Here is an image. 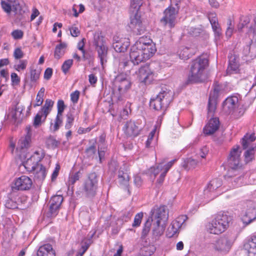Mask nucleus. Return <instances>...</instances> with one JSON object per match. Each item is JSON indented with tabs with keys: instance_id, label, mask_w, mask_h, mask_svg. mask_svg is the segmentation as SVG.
Instances as JSON below:
<instances>
[{
	"instance_id": "obj_43",
	"label": "nucleus",
	"mask_w": 256,
	"mask_h": 256,
	"mask_svg": "<svg viewBox=\"0 0 256 256\" xmlns=\"http://www.w3.org/2000/svg\"><path fill=\"white\" fill-rule=\"evenodd\" d=\"M96 142L94 141L92 144L86 148L85 152L88 157L93 158L96 155Z\"/></svg>"
},
{
	"instance_id": "obj_9",
	"label": "nucleus",
	"mask_w": 256,
	"mask_h": 256,
	"mask_svg": "<svg viewBox=\"0 0 256 256\" xmlns=\"http://www.w3.org/2000/svg\"><path fill=\"white\" fill-rule=\"evenodd\" d=\"M232 240L226 236H222L211 244L212 250L222 254H228L232 246Z\"/></svg>"
},
{
	"instance_id": "obj_24",
	"label": "nucleus",
	"mask_w": 256,
	"mask_h": 256,
	"mask_svg": "<svg viewBox=\"0 0 256 256\" xmlns=\"http://www.w3.org/2000/svg\"><path fill=\"white\" fill-rule=\"evenodd\" d=\"M118 38H114V40L116 41L113 42L112 46L116 52H126L129 46V42L127 40H116Z\"/></svg>"
},
{
	"instance_id": "obj_47",
	"label": "nucleus",
	"mask_w": 256,
	"mask_h": 256,
	"mask_svg": "<svg viewBox=\"0 0 256 256\" xmlns=\"http://www.w3.org/2000/svg\"><path fill=\"white\" fill-rule=\"evenodd\" d=\"M244 160L246 163L252 162L254 159V148L248 149L244 152Z\"/></svg>"
},
{
	"instance_id": "obj_19",
	"label": "nucleus",
	"mask_w": 256,
	"mask_h": 256,
	"mask_svg": "<svg viewBox=\"0 0 256 256\" xmlns=\"http://www.w3.org/2000/svg\"><path fill=\"white\" fill-rule=\"evenodd\" d=\"M124 133L128 136H137L140 132V128L134 121L130 120L126 122L124 126Z\"/></svg>"
},
{
	"instance_id": "obj_27",
	"label": "nucleus",
	"mask_w": 256,
	"mask_h": 256,
	"mask_svg": "<svg viewBox=\"0 0 256 256\" xmlns=\"http://www.w3.org/2000/svg\"><path fill=\"white\" fill-rule=\"evenodd\" d=\"M166 223H161L156 222L153 224L152 230V236L155 240H158L161 236L164 230Z\"/></svg>"
},
{
	"instance_id": "obj_51",
	"label": "nucleus",
	"mask_w": 256,
	"mask_h": 256,
	"mask_svg": "<svg viewBox=\"0 0 256 256\" xmlns=\"http://www.w3.org/2000/svg\"><path fill=\"white\" fill-rule=\"evenodd\" d=\"M74 121V117L72 114L68 113L66 114V120L65 124V128L66 129H70Z\"/></svg>"
},
{
	"instance_id": "obj_17",
	"label": "nucleus",
	"mask_w": 256,
	"mask_h": 256,
	"mask_svg": "<svg viewBox=\"0 0 256 256\" xmlns=\"http://www.w3.org/2000/svg\"><path fill=\"white\" fill-rule=\"evenodd\" d=\"M32 184V180L26 176H22L14 180L12 189L20 190H29Z\"/></svg>"
},
{
	"instance_id": "obj_64",
	"label": "nucleus",
	"mask_w": 256,
	"mask_h": 256,
	"mask_svg": "<svg viewBox=\"0 0 256 256\" xmlns=\"http://www.w3.org/2000/svg\"><path fill=\"white\" fill-rule=\"evenodd\" d=\"M250 18H246L243 20L242 22H240L238 25V29L239 32H241L242 28L246 26L250 22Z\"/></svg>"
},
{
	"instance_id": "obj_34",
	"label": "nucleus",
	"mask_w": 256,
	"mask_h": 256,
	"mask_svg": "<svg viewBox=\"0 0 256 256\" xmlns=\"http://www.w3.org/2000/svg\"><path fill=\"white\" fill-rule=\"evenodd\" d=\"M216 100L214 96H212V94H210L208 108V113L210 116H212L214 112L216 107Z\"/></svg>"
},
{
	"instance_id": "obj_29",
	"label": "nucleus",
	"mask_w": 256,
	"mask_h": 256,
	"mask_svg": "<svg viewBox=\"0 0 256 256\" xmlns=\"http://www.w3.org/2000/svg\"><path fill=\"white\" fill-rule=\"evenodd\" d=\"M238 101V98L236 96L228 98L224 102V109L230 112L237 106Z\"/></svg>"
},
{
	"instance_id": "obj_40",
	"label": "nucleus",
	"mask_w": 256,
	"mask_h": 256,
	"mask_svg": "<svg viewBox=\"0 0 256 256\" xmlns=\"http://www.w3.org/2000/svg\"><path fill=\"white\" fill-rule=\"evenodd\" d=\"M46 118H44L42 112L40 110L34 118V126L36 128L40 126L42 122H44Z\"/></svg>"
},
{
	"instance_id": "obj_39",
	"label": "nucleus",
	"mask_w": 256,
	"mask_h": 256,
	"mask_svg": "<svg viewBox=\"0 0 256 256\" xmlns=\"http://www.w3.org/2000/svg\"><path fill=\"white\" fill-rule=\"evenodd\" d=\"M152 222V220L148 218L146 221L144 222L142 232V238H145L148 235L151 228Z\"/></svg>"
},
{
	"instance_id": "obj_2",
	"label": "nucleus",
	"mask_w": 256,
	"mask_h": 256,
	"mask_svg": "<svg viewBox=\"0 0 256 256\" xmlns=\"http://www.w3.org/2000/svg\"><path fill=\"white\" fill-rule=\"evenodd\" d=\"M138 49L130 51V58L131 62L134 65H138L150 59L156 52V50L154 44L146 45L140 44L138 46Z\"/></svg>"
},
{
	"instance_id": "obj_45",
	"label": "nucleus",
	"mask_w": 256,
	"mask_h": 256,
	"mask_svg": "<svg viewBox=\"0 0 256 256\" xmlns=\"http://www.w3.org/2000/svg\"><path fill=\"white\" fill-rule=\"evenodd\" d=\"M178 52L179 57L182 60H187L190 58L191 55L190 50L188 47L183 48Z\"/></svg>"
},
{
	"instance_id": "obj_5",
	"label": "nucleus",
	"mask_w": 256,
	"mask_h": 256,
	"mask_svg": "<svg viewBox=\"0 0 256 256\" xmlns=\"http://www.w3.org/2000/svg\"><path fill=\"white\" fill-rule=\"evenodd\" d=\"M98 184V176L96 173L90 174L82 185V192L86 197L92 198L96 196Z\"/></svg>"
},
{
	"instance_id": "obj_3",
	"label": "nucleus",
	"mask_w": 256,
	"mask_h": 256,
	"mask_svg": "<svg viewBox=\"0 0 256 256\" xmlns=\"http://www.w3.org/2000/svg\"><path fill=\"white\" fill-rule=\"evenodd\" d=\"M208 66V60L198 57L194 60L191 64L188 80L192 82H202L203 80L204 71Z\"/></svg>"
},
{
	"instance_id": "obj_18",
	"label": "nucleus",
	"mask_w": 256,
	"mask_h": 256,
	"mask_svg": "<svg viewBox=\"0 0 256 256\" xmlns=\"http://www.w3.org/2000/svg\"><path fill=\"white\" fill-rule=\"evenodd\" d=\"M248 256H256V235L249 236L244 245Z\"/></svg>"
},
{
	"instance_id": "obj_22",
	"label": "nucleus",
	"mask_w": 256,
	"mask_h": 256,
	"mask_svg": "<svg viewBox=\"0 0 256 256\" xmlns=\"http://www.w3.org/2000/svg\"><path fill=\"white\" fill-rule=\"evenodd\" d=\"M256 219V207L248 208L242 216V220L246 225H248Z\"/></svg>"
},
{
	"instance_id": "obj_21",
	"label": "nucleus",
	"mask_w": 256,
	"mask_h": 256,
	"mask_svg": "<svg viewBox=\"0 0 256 256\" xmlns=\"http://www.w3.org/2000/svg\"><path fill=\"white\" fill-rule=\"evenodd\" d=\"M229 64L226 70V73L228 74L236 73L238 71L239 64L238 58L233 54L228 56Z\"/></svg>"
},
{
	"instance_id": "obj_53",
	"label": "nucleus",
	"mask_w": 256,
	"mask_h": 256,
	"mask_svg": "<svg viewBox=\"0 0 256 256\" xmlns=\"http://www.w3.org/2000/svg\"><path fill=\"white\" fill-rule=\"evenodd\" d=\"M24 109V108L23 106H20L18 104H17L15 106L14 114L12 115V118L16 119L18 116H20L21 115Z\"/></svg>"
},
{
	"instance_id": "obj_63",
	"label": "nucleus",
	"mask_w": 256,
	"mask_h": 256,
	"mask_svg": "<svg viewBox=\"0 0 256 256\" xmlns=\"http://www.w3.org/2000/svg\"><path fill=\"white\" fill-rule=\"evenodd\" d=\"M12 36L15 40L20 39L23 36V32L19 30H14L12 32Z\"/></svg>"
},
{
	"instance_id": "obj_1",
	"label": "nucleus",
	"mask_w": 256,
	"mask_h": 256,
	"mask_svg": "<svg viewBox=\"0 0 256 256\" xmlns=\"http://www.w3.org/2000/svg\"><path fill=\"white\" fill-rule=\"evenodd\" d=\"M232 218L224 213L216 214L206 224V231L214 234H219L225 232L229 226Z\"/></svg>"
},
{
	"instance_id": "obj_13",
	"label": "nucleus",
	"mask_w": 256,
	"mask_h": 256,
	"mask_svg": "<svg viewBox=\"0 0 256 256\" xmlns=\"http://www.w3.org/2000/svg\"><path fill=\"white\" fill-rule=\"evenodd\" d=\"M239 146H236L230 152L228 158V163L232 171L240 168L241 166L240 156L241 152L239 150Z\"/></svg>"
},
{
	"instance_id": "obj_49",
	"label": "nucleus",
	"mask_w": 256,
	"mask_h": 256,
	"mask_svg": "<svg viewBox=\"0 0 256 256\" xmlns=\"http://www.w3.org/2000/svg\"><path fill=\"white\" fill-rule=\"evenodd\" d=\"M73 64V60L72 59H69L66 60L62 64V72L66 74L70 68H71Z\"/></svg>"
},
{
	"instance_id": "obj_16",
	"label": "nucleus",
	"mask_w": 256,
	"mask_h": 256,
	"mask_svg": "<svg viewBox=\"0 0 256 256\" xmlns=\"http://www.w3.org/2000/svg\"><path fill=\"white\" fill-rule=\"evenodd\" d=\"M222 185L221 179L216 178L212 180L208 184L206 188L204 190V194L208 198H213L217 196L214 194L215 191L220 188Z\"/></svg>"
},
{
	"instance_id": "obj_12",
	"label": "nucleus",
	"mask_w": 256,
	"mask_h": 256,
	"mask_svg": "<svg viewBox=\"0 0 256 256\" xmlns=\"http://www.w3.org/2000/svg\"><path fill=\"white\" fill-rule=\"evenodd\" d=\"M187 219L188 218L186 216L182 215L172 221L166 232V236L169 238L174 237L175 236H177L180 228L182 227Z\"/></svg>"
},
{
	"instance_id": "obj_4",
	"label": "nucleus",
	"mask_w": 256,
	"mask_h": 256,
	"mask_svg": "<svg viewBox=\"0 0 256 256\" xmlns=\"http://www.w3.org/2000/svg\"><path fill=\"white\" fill-rule=\"evenodd\" d=\"M172 92L165 88L158 93L156 98L151 99L150 106L156 110H166L172 100Z\"/></svg>"
},
{
	"instance_id": "obj_35",
	"label": "nucleus",
	"mask_w": 256,
	"mask_h": 256,
	"mask_svg": "<svg viewBox=\"0 0 256 256\" xmlns=\"http://www.w3.org/2000/svg\"><path fill=\"white\" fill-rule=\"evenodd\" d=\"M150 44H154L151 39L148 38L147 37L140 38L139 40L135 43V44L132 46L130 51L133 50L134 52L135 50L138 49V46H139V44H140L141 46L142 45H146L148 46V44L150 45Z\"/></svg>"
},
{
	"instance_id": "obj_55",
	"label": "nucleus",
	"mask_w": 256,
	"mask_h": 256,
	"mask_svg": "<svg viewBox=\"0 0 256 256\" xmlns=\"http://www.w3.org/2000/svg\"><path fill=\"white\" fill-rule=\"evenodd\" d=\"M60 208L58 206L50 204L49 211L48 212V217H54L56 216L58 214Z\"/></svg>"
},
{
	"instance_id": "obj_38",
	"label": "nucleus",
	"mask_w": 256,
	"mask_h": 256,
	"mask_svg": "<svg viewBox=\"0 0 256 256\" xmlns=\"http://www.w3.org/2000/svg\"><path fill=\"white\" fill-rule=\"evenodd\" d=\"M66 44L64 42L60 43L56 46L54 56L58 60L64 54V50L66 48Z\"/></svg>"
},
{
	"instance_id": "obj_33",
	"label": "nucleus",
	"mask_w": 256,
	"mask_h": 256,
	"mask_svg": "<svg viewBox=\"0 0 256 256\" xmlns=\"http://www.w3.org/2000/svg\"><path fill=\"white\" fill-rule=\"evenodd\" d=\"M23 164L25 168L28 172H32L40 164L36 163V162L32 158V156H30L24 162Z\"/></svg>"
},
{
	"instance_id": "obj_20",
	"label": "nucleus",
	"mask_w": 256,
	"mask_h": 256,
	"mask_svg": "<svg viewBox=\"0 0 256 256\" xmlns=\"http://www.w3.org/2000/svg\"><path fill=\"white\" fill-rule=\"evenodd\" d=\"M220 122L218 118H211L204 128V132L207 135L214 133L218 128Z\"/></svg>"
},
{
	"instance_id": "obj_52",
	"label": "nucleus",
	"mask_w": 256,
	"mask_h": 256,
	"mask_svg": "<svg viewBox=\"0 0 256 256\" xmlns=\"http://www.w3.org/2000/svg\"><path fill=\"white\" fill-rule=\"evenodd\" d=\"M66 108L64 101L62 100H59L57 102L58 113L57 115L62 116L63 112Z\"/></svg>"
},
{
	"instance_id": "obj_60",
	"label": "nucleus",
	"mask_w": 256,
	"mask_h": 256,
	"mask_svg": "<svg viewBox=\"0 0 256 256\" xmlns=\"http://www.w3.org/2000/svg\"><path fill=\"white\" fill-rule=\"evenodd\" d=\"M27 65V62L26 60H22L20 61V64L16 65H14V68L17 71H20V70H24L26 69Z\"/></svg>"
},
{
	"instance_id": "obj_8",
	"label": "nucleus",
	"mask_w": 256,
	"mask_h": 256,
	"mask_svg": "<svg viewBox=\"0 0 256 256\" xmlns=\"http://www.w3.org/2000/svg\"><path fill=\"white\" fill-rule=\"evenodd\" d=\"M179 10L178 4L175 6H170L165 10L164 12V16L160 19V23L168 28H174L176 24V18Z\"/></svg>"
},
{
	"instance_id": "obj_6",
	"label": "nucleus",
	"mask_w": 256,
	"mask_h": 256,
	"mask_svg": "<svg viewBox=\"0 0 256 256\" xmlns=\"http://www.w3.org/2000/svg\"><path fill=\"white\" fill-rule=\"evenodd\" d=\"M93 44L98 52L100 63L102 65L104 61H106V58L107 56L108 50V47L106 45L104 38L101 35L100 33L96 32L94 34Z\"/></svg>"
},
{
	"instance_id": "obj_26",
	"label": "nucleus",
	"mask_w": 256,
	"mask_h": 256,
	"mask_svg": "<svg viewBox=\"0 0 256 256\" xmlns=\"http://www.w3.org/2000/svg\"><path fill=\"white\" fill-rule=\"evenodd\" d=\"M32 172H34V180L38 182L43 181L46 175V169L41 164Z\"/></svg>"
},
{
	"instance_id": "obj_36",
	"label": "nucleus",
	"mask_w": 256,
	"mask_h": 256,
	"mask_svg": "<svg viewBox=\"0 0 256 256\" xmlns=\"http://www.w3.org/2000/svg\"><path fill=\"white\" fill-rule=\"evenodd\" d=\"M244 177L242 176L236 178L232 177V176L228 177V181L232 183V185L229 186L230 188H234L240 186L242 183Z\"/></svg>"
},
{
	"instance_id": "obj_54",
	"label": "nucleus",
	"mask_w": 256,
	"mask_h": 256,
	"mask_svg": "<svg viewBox=\"0 0 256 256\" xmlns=\"http://www.w3.org/2000/svg\"><path fill=\"white\" fill-rule=\"evenodd\" d=\"M143 217V213L140 212L137 214L134 218V222L132 224L133 227H138L141 224L142 220Z\"/></svg>"
},
{
	"instance_id": "obj_61",
	"label": "nucleus",
	"mask_w": 256,
	"mask_h": 256,
	"mask_svg": "<svg viewBox=\"0 0 256 256\" xmlns=\"http://www.w3.org/2000/svg\"><path fill=\"white\" fill-rule=\"evenodd\" d=\"M90 244V240H86L82 242L81 244V248L80 250L84 252V253L87 250Z\"/></svg>"
},
{
	"instance_id": "obj_30",
	"label": "nucleus",
	"mask_w": 256,
	"mask_h": 256,
	"mask_svg": "<svg viewBox=\"0 0 256 256\" xmlns=\"http://www.w3.org/2000/svg\"><path fill=\"white\" fill-rule=\"evenodd\" d=\"M256 140L254 134H246L242 140V144L244 149L254 148L252 142Z\"/></svg>"
},
{
	"instance_id": "obj_58",
	"label": "nucleus",
	"mask_w": 256,
	"mask_h": 256,
	"mask_svg": "<svg viewBox=\"0 0 256 256\" xmlns=\"http://www.w3.org/2000/svg\"><path fill=\"white\" fill-rule=\"evenodd\" d=\"M156 126L155 128L149 134L148 140L146 142V146L147 148H150V146L152 141L153 139V138H154V136L156 132Z\"/></svg>"
},
{
	"instance_id": "obj_10",
	"label": "nucleus",
	"mask_w": 256,
	"mask_h": 256,
	"mask_svg": "<svg viewBox=\"0 0 256 256\" xmlns=\"http://www.w3.org/2000/svg\"><path fill=\"white\" fill-rule=\"evenodd\" d=\"M140 6L138 8H135L130 5V8L133 15L130 17V27L138 34H142L146 30L145 26L142 24L140 14L138 12Z\"/></svg>"
},
{
	"instance_id": "obj_50",
	"label": "nucleus",
	"mask_w": 256,
	"mask_h": 256,
	"mask_svg": "<svg viewBox=\"0 0 256 256\" xmlns=\"http://www.w3.org/2000/svg\"><path fill=\"white\" fill-rule=\"evenodd\" d=\"M40 72L38 70L30 68V78L32 82H36L40 77Z\"/></svg>"
},
{
	"instance_id": "obj_7",
	"label": "nucleus",
	"mask_w": 256,
	"mask_h": 256,
	"mask_svg": "<svg viewBox=\"0 0 256 256\" xmlns=\"http://www.w3.org/2000/svg\"><path fill=\"white\" fill-rule=\"evenodd\" d=\"M114 95L118 100H122V96L130 88L131 82L124 75L118 76L114 81Z\"/></svg>"
},
{
	"instance_id": "obj_57",
	"label": "nucleus",
	"mask_w": 256,
	"mask_h": 256,
	"mask_svg": "<svg viewBox=\"0 0 256 256\" xmlns=\"http://www.w3.org/2000/svg\"><path fill=\"white\" fill-rule=\"evenodd\" d=\"M212 28L216 36L219 37L221 35V28H220L218 22L217 23L212 24Z\"/></svg>"
},
{
	"instance_id": "obj_56",
	"label": "nucleus",
	"mask_w": 256,
	"mask_h": 256,
	"mask_svg": "<svg viewBox=\"0 0 256 256\" xmlns=\"http://www.w3.org/2000/svg\"><path fill=\"white\" fill-rule=\"evenodd\" d=\"M164 168L163 164H160L156 168H152V172L154 174V177H156L159 174L160 175L163 172Z\"/></svg>"
},
{
	"instance_id": "obj_37",
	"label": "nucleus",
	"mask_w": 256,
	"mask_h": 256,
	"mask_svg": "<svg viewBox=\"0 0 256 256\" xmlns=\"http://www.w3.org/2000/svg\"><path fill=\"white\" fill-rule=\"evenodd\" d=\"M198 160L192 158L186 159L182 163V166L184 169L189 170L190 169L194 168L196 167L198 164Z\"/></svg>"
},
{
	"instance_id": "obj_42",
	"label": "nucleus",
	"mask_w": 256,
	"mask_h": 256,
	"mask_svg": "<svg viewBox=\"0 0 256 256\" xmlns=\"http://www.w3.org/2000/svg\"><path fill=\"white\" fill-rule=\"evenodd\" d=\"M62 122V116L56 115L54 122L51 123L50 128L54 132L57 131Z\"/></svg>"
},
{
	"instance_id": "obj_44",
	"label": "nucleus",
	"mask_w": 256,
	"mask_h": 256,
	"mask_svg": "<svg viewBox=\"0 0 256 256\" xmlns=\"http://www.w3.org/2000/svg\"><path fill=\"white\" fill-rule=\"evenodd\" d=\"M63 202V197L60 195L52 196L50 200V204L60 208Z\"/></svg>"
},
{
	"instance_id": "obj_14",
	"label": "nucleus",
	"mask_w": 256,
	"mask_h": 256,
	"mask_svg": "<svg viewBox=\"0 0 256 256\" xmlns=\"http://www.w3.org/2000/svg\"><path fill=\"white\" fill-rule=\"evenodd\" d=\"M136 74L140 82L145 84H150L154 79V73L147 64L142 66Z\"/></svg>"
},
{
	"instance_id": "obj_59",
	"label": "nucleus",
	"mask_w": 256,
	"mask_h": 256,
	"mask_svg": "<svg viewBox=\"0 0 256 256\" xmlns=\"http://www.w3.org/2000/svg\"><path fill=\"white\" fill-rule=\"evenodd\" d=\"M4 205L6 208L10 209H14L17 208L16 202L10 198L6 200Z\"/></svg>"
},
{
	"instance_id": "obj_11",
	"label": "nucleus",
	"mask_w": 256,
	"mask_h": 256,
	"mask_svg": "<svg viewBox=\"0 0 256 256\" xmlns=\"http://www.w3.org/2000/svg\"><path fill=\"white\" fill-rule=\"evenodd\" d=\"M152 221L166 223L168 218V210L164 206H154L150 211V216L148 218Z\"/></svg>"
},
{
	"instance_id": "obj_28",
	"label": "nucleus",
	"mask_w": 256,
	"mask_h": 256,
	"mask_svg": "<svg viewBox=\"0 0 256 256\" xmlns=\"http://www.w3.org/2000/svg\"><path fill=\"white\" fill-rule=\"evenodd\" d=\"M38 256H54L55 252L52 246L50 244H46L40 246L37 252Z\"/></svg>"
},
{
	"instance_id": "obj_31",
	"label": "nucleus",
	"mask_w": 256,
	"mask_h": 256,
	"mask_svg": "<svg viewBox=\"0 0 256 256\" xmlns=\"http://www.w3.org/2000/svg\"><path fill=\"white\" fill-rule=\"evenodd\" d=\"M54 102L50 99H46L45 103L42 108L40 110L44 115V118H46L50 112L53 107Z\"/></svg>"
},
{
	"instance_id": "obj_25",
	"label": "nucleus",
	"mask_w": 256,
	"mask_h": 256,
	"mask_svg": "<svg viewBox=\"0 0 256 256\" xmlns=\"http://www.w3.org/2000/svg\"><path fill=\"white\" fill-rule=\"evenodd\" d=\"M118 182L122 186L127 187L129 185L130 177L127 170L120 168L118 172Z\"/></svg>"
},
{
	"instance_id": "obj_15",
	"label": "nucleus",
	"mask_w": 256,
	"mask_h": 256,
	"mask_svg": "<svg viewBox=\"0 0 256 256\" xmlns=\"http://www.w3.org/2000/svg\"><path fill=\"white\" fill-rule=\"evenodd\" d=\"M25 131L26 132L25 136L22 137L19 140L16 148V151L20 153L25 152L28 148L30 147L31 142V137L32 133L31 126H26Z\"/></svg>"
},
{
	"instance_id": "obj_23",
	"label": "nucleus",
	"mask_w": 256,
	"mask_h": 256,
	"mask_svg": "<svg viewBox=\"0 0 256 256\" xmlns=\"http://www.w3.org/2000/svg\"><path fill=\"white\" fill-rule=\"evenodd\" d=\"M1 5L4 10L8 14H10L11 12L12 7L14 11L16 14H22V13L24 12V10L21 8L20 4H17L16 2H14V4L12 6L10 4L2 0Z\"/></svg>"
},
{
	"instance_id": "obj_41",
	"label": "nucleus",
	"mask_w": 256,
	"mask_h": 256,
	"mask_svg": "<svg viewBox=\"0 0 256 256\" xmlns=\"http://www.w3.org/2000/svg\"><path fill=\"white\" fill-rule=\"evenodd\" d=\"M82 174L80 170L75 173L70 174L68 178V186H73L75 182L78 180L82 176Z\"/></svg>"
},
{
	"instance_id": "obj_48",
	"label": "nucleus",
	"mask_w": 256,
	"mask_h": 256,
	"mask_svg": "<svg viewBox=\"0 0 256 256\" xmlns=\"http://www.w3.org/2000/svg\"><path fill=\"white\" fill-rule=\"evenodd\" d=\"M155 250L154 248L152 246L144 247L141 250V253L144 256H150L153 254Z\"/></svg>"
},
{
	"instance_id": "obj_32",
	"label": "nucleus",
	"mask_w": 256,
	"mask_h": 256,
	"mask_svg": "<svg viewBox=\"0 0 256 256\" xmlns=\"http://www.w3.org/2000/svg\"><path fill=\"white\" fill-rule=\"evenodd\" d=\"M176 161V160H171L170 162H168L167 164L164 165V170L163 172H162L159 178L157 180V182L159 184H162L164 179V178L166 176V175L170 168L172 167V164L174 163V162Z\"/></svg>"
},
{
	"instance_id": "obj_46",
	"label": "nucleus",
	"mask_w": 256,
	"mask_h": 256,
	"mask_svg": "<svg viewBox=\"0 0 256 256\" xmlns=\"http://www.w3.org/2000/svg\"><path fill=\"white\" fill-rule=\"evenodd\" d=\"M31 156L36 162V163L39 164V162L44 156V151L42 149L36 150Z\"/></svg>"
},
{
	"instance_id": "obj_62",
	"label": "nucleus",
	"mask_w": 256,
	"mask_h": 256,
	"mask_svg": "<svg viewBox=\"0 0 256 256\" xmlns=\"http://www.w3.org/2000/svg\"><path fill=\"white\" fill-rule=\"evenodd\" d=\"M80 92L78 90H76L70 94V100L74 104H76L78 100Z\"/></svg>"
}]
</instances>
